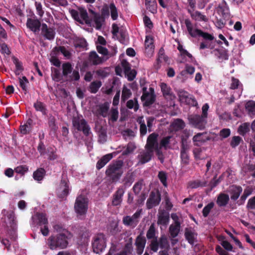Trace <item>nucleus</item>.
<instances>
[{"label":"nucleus","instance_id":"2","mask_svg":"<svg viewBox=\"0 0 255 255\" xmlns=\"http://www.w3.org/2000/svg\"><path fill=\"white\" fill-rule=\"evenodd\" d=\"M48 246L50 249L55 250L57 248L63 249L68 244L67 237L64 233H60L56 236H51L48 240Z\"/></svg>","mask_w":255,"mask_h":255},{"label":"nucleus","instance_id":"3","mask_svg":"<svg viewBox=\"0 0 255 255\" xmlns=\"http://www.w3.org/2000/svg\"><path fill=\"white\" fill-rule=\"evenodd\" d=\"M92 249L96 254L102 252L106 247V238L103 234L100 233L95 236L93 239Z\"/></svg>","mask_w":255,"mask_h":255},{"label":"nucleus","instance_id":"42","mask_svg":"<svg viewBox=\"0 0 255 255\" xmlns=\"http://www.w3.org/2000/svg\"><path fill=\"white\" fill-rule=\"evenodd\" d=\"M146 8L152 13L156 11V2L155 0H145Z\"/></svg>","mask_w":255,"mask_h":255},{"label":"nucleus","instance_id":"26","mask_svg":"<svg viewBox=\"0 0 255 255\" xmlns=\"http://www.w3.org/2000/svg\"><path fill=\"white\" fill-rule=\"evenodd\" d=\"M181 224L180 223L176 222L174 224H171L169 228V232L170 236L172 238L177 237L180 230Z\"/></svg>","mask_w":255,"mask_h":255},{"label":"nucleus","instance_id":"13","mask_svg":"<svg viewBox=\"0 0 255 255\" xmlns=\"http://www.w3.org/2000/svg\"><path fill=\"white\" fill-rule=\"evenodd\" d=\"M125 193V189L123 187L118 188L117 191L113 195L112 205L114 206L121 205L123 201V197Z\"/></svg>","mask_w":255,"mask_h":255},{"label":"nucleus","instance_id":"29","mask_svg":"<svg viewBox=\"0 0 255 255\" xmlns=\"http://www.w3.org/2000/svg\"><path fill=\"white\" fill-rule=\"evenodd\" d=\"M109 107L110 104L108 103H105L104 104L100 105L98 109V114L103 117H107L109 116Z\"/></svg>","mask_w":255,"mask_h":255},{"label":"nucleus","instance_id":"6","mask_svg":"<svg viewBox=\"0 0 255 255\" xmlns=\"http://www.w3.org/2000/svg\"><path fill=\"white\" fill-rule=\"evenodd\" d=\"M161 201V194L157 190L155 191H152L146 203L147 209H151L157 206Z\"/></svg>","mask_w":255,"mask_h":255},{"label":"nucleus","instance_id":"9","mask_svg":"<svg viewBox=\"0 0 255 255\" xmlns=\"http://www.w3.org/2000/svg\"><path fill=\"white\" fill-rule=\"evenodd\" d=\"M37 149L41 155L46 154L50 160H54L57 158V155L56 154V149L53 145L46 148L45 144H39Z\"/></svg>","mask_w":255,"mask_h":255},{"label":"nucleus","instance_id":"17","mask_svg":"<svg viewBox=\"0 0 255 255\" xmlns=\"http://www.w3.org/2000/svg\"><path fill=\"white\" fill-rule=\"evenodd\" d=\"M145 52L148 56H151L154 52L153 38L150 36H146L145 40Z\"/></svg>","mask_w":255,"mask_h":255},{"label":"nucleus","instance_id":"5","mask_svg":"<svg viewBox=\"0 0 255 255\" xmlns=\"http://www.w3.org/2000/svg\"><path fill=\"white\" fill-rule=\"evenodd\" d=\"M158 144H155L157 145ZM155 144H145V149L138 155L139 162L143 164L150 161L153 156Z\"/></svg>","mask_w":255,"mask_h":255},{"label":"nucleus","instance_id":"53","mask_svg":"<svg viewBox=\"0 0 255 255\" xmlns=\"http://www.w3.org/2000/svg\"><path fill=\"white\" fill-rule=\"evenodd\" d=\"M131 95V92L129 89L127 87L124 86L123 88L122 94V100L125 101L128 99Z\"/></svg>","mask_w":255,"mask_h":255},{"label":"nucleus","instance_id":"55","mask_svg":"<svg viewBox=\"0 0 255 255\" xmlns=\"http://www.w3.org/2000/svg\"><path fill=\"white\" fill-rule=\"evenodd\" d=\"M19 85L22 89L25 92L27 91V85L28 84V81L25 76L18 78Z\"/></svg>","mask_w":255,"mask_h":255},{"label":"nucleus","instance_id":"61","mask_svg":"<svg viewBox=\"0 0 255 255\" xmlns=\"http://www.w3.org/2000/svg\"><path fill=\"white\" fill-rule=\"evenodd\" d=\"M34 107L36 111L41 112L43 114H45V107L44 105L41 102H36L34 105Z\"/></svg>","mask_w":255,"mask_h":255},{"label":"nucleus","instance_id":"44","mask_svg":"<svg viewBox=\"0 0 255 255\" xmlns=\"http://www.w3.org/2000/svg\"><path fill=\"white\" fill-rule=\"evenodd\" d=\"M191 16L193 19L198 21H207L208 20L207 17L199 11L193 12L191 14Z\"/></svg>","mask_w":255,"mask_h":255},{"label":"nucleus","instance_id":"14","mask_svg":"<svg viewBox=\"0 0 255 255\" xmlns=\"http://www.w3.org/2000/svg\"><path fill=\"white\" fill-rule=\"evenodd\" d=\"M189 144H182L180 158L181 159V164L186 166L189 163V156L188 153L189 150Z\"/></svg>","mask_w":255,"mask_h":255},{"label":"nucleus","instance_id":"59","mask_svg":"<svg viewBox=\"0 0 255 255\" xmlns=\"http://www.w3.org/2000/svg\"><path fill=\"white\" fill-rule=\"evenodd\" d=\"M123 224L127 226H132L134 225L135 226V222L130 216H126L124 217L123 219Z\"/></svg>","mask_w":255,"mask_h":255},{"label":"nucleus","instance_id":"43","mask_svg":"<svg viewBox=\"0 0 255 255\" xmlns=\"http://www.w3.org/2000/svg\"><path fill=\"white\" fill-rule=\"evenodd\" d=\"M109 120L116 122L119 117V112L117 107L112 108L109 113Z\"/></svg>","mask_w":255,"mask_h":255},{"label":"nucleus","instance_id":"11","mask_svg":"<svg viewBox=\"0 0 255 255\" xmlns=\"http://www.w3.org/2000/svg\"><path fill=\"white\" fill-rule=\"evenodd\" d=\"M188 120L190 124L200 129L204 127L206 123L205 119L198 115H191L189 116Z\"/></svg>","mask_w":255,"mask_h":255},{"label":"nucleus","instance_id":"63","mask_svg":"<svg viewBox=\"0 0 255 255\" xmlns=\"http://www.w3.org/2000/svg\"><path fill=\"white\" fill-rule=\"evenodd\" d=\"M28 170V168L26 165H20L14 168L15 172L24 175Z\"/></svg>","mask_w":255,"mask_h":255},{"label":"nucleus","instance_id":"27","mask_svg":"<svg viewBox=\"0 0 255 255\" xmlns=\"http://www.w3.org/2000/svg\"><path fill=\"white\" fill-rule=\"evenodd\" d=\"M89 60L94 65H98L102 63L106 59L99 57L96 52L93 51L90 54Z\"/></svg>","mask_w":255,"mask_h":255},{"label":"nucleus","instance_id":"18","mask_svg":"<svg viewBox=\"0 0 255 255\" xmlns=\"http://www.w3.org/2000/svg\"><path fill=\"white\" fill-rule=\"evenodd\" d=\"M169 222V213L162 211L159 213L158 216L157 224L166 226Z\"/></svg>","mask_w":255,"mask_h":255},{"label":"nucleus","instance_id":"36","mask_svg":"<svg viewBox=\"0 0 255 255\" xmlns=\"http://www.w3.org/2000/svg\"><path fill=\"white\" fill-rule=\"evenodd\" d=\"M31 122L32 121L31 120H28L25 124L20 126V131L21 134H26L30 131L31 129Z\"/></svg>","mask_w":255,"mask_h":255},{"label":"nucleus","instance_id":"15","mask_svg":"<svg viewBox=\"0 0 255 255\" xmlns=\"http://www.w3.org/2000/svg\"><path fill=\"white\" fill-rule=\"evenodd\" d=\"M69 185L66 179H62L58 189V196L60 198H64L69 194Z\"/></svg>","mask_w":255,"mask_h":255},{"label":"nucleus","instance_id":"16","mask_svg":"<svg viewBox=\"0 0 255 255\" xmlns=\"http://www.w3.org/2000/svg\"><path fill=\"white\" fill-rule=\"evenodd\" d=\"M26 25L31 31L36 33L39 31L41 23L37 19L28 18L26 22Z\"/></svg>","mask_w":255,"mask_h":255},{"label":"nucleus","instance_id":"52","mask_svg":"<svg viewBox=\"0 0 255 255\" xmlns=\"http://www.w3.org/2000/svg\"><path fill=\"white\" fill-rule=\"evenodd\" d=\"M127 106L129 109H133L134 111H136L139 108V106L136 99L128 101L127 103Z\"/></svg>","mask_w":255,"mask_h":255},{"label":"nucleus","instance_id":"56","mask_svg":"<svg viewBox=\"0 0 255 255\" xmlns=\"http://www.w3.org/2000/svg\"><path fill=\"white\" fill-rule=\"evenodd\" d=\"M103 21V18L101 16L98 15H94V22L95 25V26L97 29H99L101 28Z\"/></svg>","mask_w":255,"mask_h":255},{"label":"nucleus","instance_id":"1","mask_svg":"<svg viewBox=\"0 0 255 255\" xmlns=\"http://www.w3.org/2000/svg\"><path fill=\"white\" fill-rule=\"evenodd\" d=\"M124 161L122 160L113 161L107 167L105 173L113 182H118L122 177L124 170Z\"/></svg>","mask_w":255,"mask_h":255},{"label":"nucleus","instance_id":"25","mask_svg":"<svg viewBox=\"0 0 255 255\" xmlns=\"http://www.w3.org/2000/svg\"><path fill=\"white\" fill-rule=\"evenodd\" d=\"M169 144H158L157 145H154V151L158 157V159L161 163L164 162V156L161 151V148L164 147L165 148L170 147Z\"/></svg>","mask_w":255,"mask_h":255},{"label":"nucleus","instance_id":"24","mask_svg":"<svg viewBox=\"0 0 255 255\" xmlns=\"http://www.w3.org/2000/svg\"><path fill=\"white\" fill-rule=\"evenodd\" d=\"M42 32L44 36L49 40H52L55 36V31L51 28H48L45 24L42 25Z\"/></svg>","mask_w":255,"mask_h":255},{"label":"nucleus","instance_id":"28","mask_svg":"<svg viewBox=\"0 0 255 255\" xmlns=\"http://www.w3.org/2000/svg\"><path fill=\"white\" fill-rule=\"evenodd\" d=\"M36 222L39 226L48 225V220L45 214L42 213H37L35 215Z\"/></svg>","mask_w":255,"mask_h":255},{"label":"nucleus","instance_id":"35","mask_svg":"<svg viewBox=\"0 0 255 255\" xmlns=\"http://www.w3.org/2000/svg\"><path fill=\"white\" fill-rule=\"evenodd\" d=\"M108 10L110 12L112 19L114 20L117 19L119 16V12L115 5L113 3L110 4Z\"/></svg>","mask_w":255,"mask_h":255},{"label":"nucleus","instance_id":"19","mask_svg":"<svg viewBox=\"0 0 255 255\" xmlns=\"http://www.w3.org/2000/svg\"><path fill=\"white\" fill-rule=\"evenodd\" d=\"M113 157L112 153H109L104 155L99 159L96 164V168L99 170L104 167Z\"/></svg>","mask_w":255,"mask_h":255},{"label":"nucleus","instance_id":"50","mask_svg":"<svg viewBox=\"0 0 255 255\" xmlns=\"http://www.w3.org/2000/svg\"><path fill=\"white\" fill-rule=\"evenodd\" d=\"M217 11L223 17H226L229 13V9L225 4L223 5L219 6L217 8Z\"/></svg>","mask_w":255,"mask_h":255},{"label":"nucleus","instance_id":"20","mask_svg":"<svg viewBox=\"0 0 255 255\" xmlns=\"http://www.w3.org/2000/svg\"><path fill=\"white\" fill-rule=\"evenodd\" d=\"M206 149L199 146L193 149V154L196 160H202L207 157V154L205 153Z\"/></svg>","mask_w":255,"mask_h":255},{"label":"nucleus","instance_id":"41","mask_svg":"<svg viewBox=\"0 0 255 255\" xmlns=\"http://www.w3.org/2000/svg\"><path fill=\"white\" fill-rule=\"evenodd\" d=\"M146 242L145 238L140 233L135 239V245L136 247H145Z\"/></svg>","mask_w":255,"mask_h":255},{"label":"nucleus","instance_id":"23","mask_svg":"<svg viewBox=\"0 0 255 255\" xmlns=\"http://www.w3.org/2000/svg\"><path fill=\"white\" fill-rule=\"evenodd\" d=\"M229 196L225 193H221L217 197L216 203L220 207H225L229 203Z\"/></svg>","mask_w":255,"mask_h":255},{"label":"nucleus","instance_id":"39","mask_svg":"<svg viewBox=\"0 0 255 255\" xmlns=\"http://www.w3.org/2000/svg\"><path fill=\"white\" fill-rule=\"evenodd\" d=\"M208 139V136H207L206 133H199L197 134L196 135H195L193 138L194 142H206Z\"/></svg>","mask_w":255,"mask_h":255},{"label":"nucleus","instance_id":"49","mask_svg":"<svg viewBox=\"0 0 255 255\" xmlns=\"http://www.w3.org/2000/svg\"><path fill=\"white\" fill-rule=\"evenodd\" d=\"M102 84L100 81H94L91 83L90 86V91L91 93H96L101 86Z\"/></svg>","mask_w":255,"mask_h":255},{"label":"nucleus","instance_id":"54","mask_svg":"<svg viewBox=\"0 0 255 255\" xmlns=\"http://www.w3.org/2000/svg\"><path fill=\"white\" fill-rule=\"evenodd\" d=\"M214 206V203L213 202L208 203L206 206H205L202 211L203 216L204 217H207Z\"/></svg>","mask_w":255,"mask_h":255},{"label":"nucleus","instance_id":"57","mask_svg":"<svg viewBox=\"0 0 255 255\" xmlns=\"http://www.w3.org/2000/svg\"><path fill=\"white\" fill-rule=\"evenodd\" d=\"M250 130V124L244 123L241 125L238 128V132L240 134L244 135Z\"/></svg>","mask_w":255,"mask_h":255},{"label":"nucleus","instance_id":"10","mask_svg":"<svg viewBox=\"0 0 255 255\" xmlns=\"http://www.w3.org/2000/svg\"><path fill=\"white\" fill-rule=\"evenodd\" d=\"M73 126L75 130H82L85 134H88L89 132L90 128L83 119L74 118L73 120Z\"/></svg>","mask_w":255,"mask_h":255},{"label":"nucleus","instance_id":"38","mask_svg":"<svg viewBox=\"0 0 255 255\" xmlns=\"http://www.w3.org/2000/svg\"><path fill=\"white\" fill-rule=\"evenodd\" d=\"M207 181H201L199 180H194L189 183V185L191 188H197L199 187H205L207 186Z\"/></svg>","mask_w":255,"mask_h":255},{"label":"nucleus","instance_id":"12","mask_svg":"<svg viewBox=\"0 0 255 255\" xmlns=\"http://www.w3.org/2000/svg\"><path fill=\"white\" fill-rule=\"evenodd\" d=\"M143 93L141 96V100L145 102L146 106L151 104L154 100V90L152 88H150L148 91H146V88L142 89Z\"/></svg>","mask_w":255,"mask_h":255},{"label":"nucleus","instance_id":"22","mask_svg":"<svg viewBox=\"0 0 255 255\" xmlns=\"http://www.w3.org/2000/svg\"><path fill=\"white\" fill-rule=\"evenodd\" d=\"M184 235L188 242L190 244L193 245L197 236V234L194 231L186 228Z\"/></svg>","mask_w":255,"mask_h":255},{"label":"nucleus","instance_id":"48","mask_svg":"<svg viewBox=\"0 0 255 255\" xmlns=\"http://www.w3.org/2000/svg\"><path fill=\"white\" fill-rule=\"evenodd\" d=\"M137 122L140 124V132L141 135H145L147 131V128L145 124L143 117H139Z\"/></svg>","mask_w":255,"mask_h":255},{"label":"nucleus","instance_id":"40","mask_svg":"<svg viewBox=\"0 0 255 255\" xmlns=\"http://www.w3.org/2000/svg\"><path fill=\"white\" fill-rule=\"evenodd\" d=\"M246 109L250 115H255V102L250 101L246 104Z\"/></svg>","mask_w":255,"mask_h":255},{"label":"nucleus","instance_id":"64","mask_svg":"<svg viewBox=\"0 0 255 255\" xmlns=\"http://www.w3.org/2000/svg\"><path fill=\"white\" fill-rule=\"evenodd\" d=\"M133 251V247L131 244H126L123 250L121 252L125 255H130Z\"/></svg>","mask_w":255,"mask_h":255},{"label":"nucleus","instance_id":"47","mask_svg":"<svg viewBox=\"0 0 255 255\" xmlns=\"http://www.w3.org/2000/svg\"><path fill=\"white\" fill-rule=\"evenodd\" d=\"M158 178L164 187L167 186L166 173L163 171H160L158 173Z\"/></svg>","mask_w":255,"mask_h":255},{"label":"nucleus","instance_id":"58","mask_svg":"<svg viewBox=\"0 0 255 255\" xmlns=\"http://www.w3.org/2000/svg\"><path fill=\"white\" fill-rule=\"evenodd\" d=\"M143 180H140L136 182L132 187L133 192L135 195H138L140 192L142 187Z\"/></svg>","mask_w":255,"mask_h":255},{"label":"nucleus","instance_id":"37","mask_svg":"<svg viewBox=\"0 0 255 255\" xmlns=\"http://www.w3.org/2000/svg\"><path fill=\"white\" fill-rule=\"evenodd\" d=\"M97 49L99 53H100L104 56H107V58L106 59V60L107 58H109L110 57H111V56L114 55L117 52V51L115 50V52L113 53H109L108 52V50L106 48H105L101 45H97Z\"/></svg>","mask_w":255,"mask_h":255},{"label":"nucleus","instance_id":"32","mask_svg":"<svg viewBox=\"0 0 255 255\" xmlns=\"http://www.w3.org/2000/svg\"><path fill=\"white\" fill-rule=\"evenodd\" d=\"M253 192V189L251 186H247L244 190V193L240 198V201L241 204H243L245 203V200L248 196L251 195Z\"/></svg>","mask_w":255,"mask_h":255},{"label":"nucleus","instance_id":"34","mask_svg":"<svg viewBox=\"0 0 255 255\" xmlns=\"http://www.w3.org/2000/svg\"><path fill=\"white\" fill-rule=\"evenodd\" d=\"M173 130H178L184 128L185 124L183 121L180 119H176L171 125Z\"/></svg>","mask_w":255,"mask_h":255},{"label":"nucleus","instance_id":"62","mask_svg":"<svg viewBox=\"0 0 255 255\" xmlns=\"http://www.w3.org/2000/svg\"><path fill=\"white\" fill-rule=\"evenodd\" d=\"M74 45L76 47L85 48L87 46V42L84 39H77L74 42Z\"/></svg>","mask_w":255,"mask_h":255},{"label":"nucleus","instance_id":"31","mask_svg":"<svg viewBox=\"0 0 255 255\" xmlns=\"http://www.w3.org/2000/svg\"><path fill=\"white\" fill-rule=\"evenodd\" d=\"M46 171L43 168H39L33 172V177L34 180L37 181H41L45 176Z\"/></svg>","mask_w":255,"mask_h":255},{"label":"nucleus","instance_id":"60","mask_svg":"<svg viewBox=\"0 0 255 255\" xmlns=\"http://www.w3.org/2000/svg\"><path fill=\"white\" fill-rule=\"evenodd\" d=\"M150 250L153 251L154 253H156L157 252L158 248L159 247V244L158 240H157V238H155V239L152 240L151 241V243L150 244Z\"/></svg>","mask_w":255,"mask_h":255},{"label":"nucleus","instance_id":"8","mask_svg":"<svg viewBox=\"0 0 255 255\" xmlns=\"http://www.w3.org/2000/svg\"><path fill=\"white\" fill-rule=\"evenodd\" d=\"M71 14L75 20L79 21L80 23H85L88 24L91 23V20L88 18L87 12L84 9L80 8L79 11L72 10Z\"/></svg>","mask_w":255,"mask_h":255},{"label":"nucleus","instance_id":"33","mask_svg":"<svg viewBox=\"0 0 255 255\" xmlns=\"http://www.w3.org/2000/svg\"><path fill=\"white\" fill-rule=\"evenodd\" d=\"M160 86L163 96L166 98H170L172 94L170 88L164 83H161Z\"/></svg>","mask_w":255,"mask_h":255},{"label":"nucleus","instance_id":"45","mask_svg":"<svg viewBox=\"0 0 255 255\" xmlns=\"http://www.w3.org/2000/svg\"><path fill=\"white\" fill-rule=\"evenodd\" d=\"M13 62L15 65L16 69L15 73L16 75H18L23 71V67L21 63L15 57L12 58Z\"/></svg>","mask_w":255,"mask_h":255},{"label":"nucleus","instance_id":"21","mask_svg":"<svg viewBox=\"0 0 255 255\" xmlns=\"http://www.w3.org/2000/svg\"><path fill=\"white\" fill-rule=\"evenodd\" d=\"M242 191L243 188L241 186L236 185L232 186L230 190L231 199L234 201L237 200Z\"/></svg>","mask_w":255,"mask_h":255},{"label":"nucleus","instance_id":"4","mask_svg":"<svg viewBox=\"0 0 255 255\" xmlns=\"http://www.w3.org/2000/svg\"><path fill=\"white\" fill-rule=\"evenodd\" d=\"M88 199L83 195L76 198L74 205L75 212L78 216H85L88 210Z\"/></svg>","mask_w":255,"mask_h":255},{"label":"nucleus","instance_id":"51","mask_svg":"<svg viewBox=\"0 0 255 255\" xmlns=\"http://www.w3.org/2000/svg\"><path fill=\"white\" fill-rule=\"evenodd\" d=\"M63 74L64 76H67L71 73L72 71V65L70 63L67 62L62 65Z\"/></svg>","mask_w":255,"mask_h":255},{"label":"nucleus","instance_id":"7","mask_svg":"<svg viewBox=\"0 0 255 255\" xmlns=\"http://www.w3.org/2000/svg\"><path fill=\"white\" fill-rule=\"evenodd\" d=\"M178 96L180 101L182 103L193 106H196L198 105L194 97L184 90H179Z\"/></svg>","mask_w":255,"mask_h":255},{"label":"nucleus","instance_id":"46","mask_svg":"<svg viewBox=\"0 0 255 255\" xmlns=\"http://www.w3.org/2000/svg\"><path fill=\"white\" fill-rule=\"evenodd\" d=\"M146 238L148 240H153L155 239V238H157L155 237V228L154 224H151L149 227L146 233Z\"/></svg>","mask_w":255,"mask_h":255},{"label":"nucleus","instance_id":"30","mask_svg":"<svg viewBox=\"0 0 255 255\" xmlns=\"http://www.w3.org/2000/svg\"><path fill=\"white\" fill-rule=\"evenodd\" d=\"M159 247L163 250L168 251L170 248V245L167 237L165 235L161 236L158 240Z\"/></svg>","mask_w":255,"mask_h":255}]
</instances>
